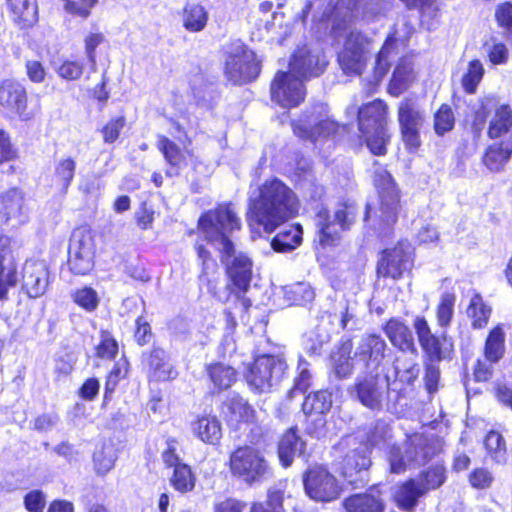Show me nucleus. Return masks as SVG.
<instances>
[{
	"label": "nucleus",
	"mask_w": 512,
	"mask_h": 512,
	"mask_svg": "<svg viewBox=\"0 0 512 512\" xmlns=\"http://www.w3.org/2000/svg\"><path fill=\"white\" fill-rule=\"evenodd\" d=\"M295 193L282 181L266 180L259 188V196L250 201L247 218L252 226L257 224L271 233L298 213Z\"/></svg>",
	"instance_id": "1"
},
{
	"label": "nucleus",
	"mask_w": 512,
	"mask_h": 512,
	"mask_svg": "<svg viewBox=\"0 0 512 512\" xmlns=\"http://www.w3.org/2000/svg\"><path fill=\"white\" fill-rule=\"evenodd\" d=\"M198 227L207 241L220 253L227 255L233 251V242L229 239V234L240 229L241 221L231 205L221 204L204 213L199 218Z\"/></svg>",
	"instance_id": "2"
},
{
	"label": "nucleus",
	"mask_w": 512,
	"mask_h": 512,
	"mask_svg": "<svg viewBox=\"0 0 512 512\" xmlns=\"http://www.w3.org/2000/svg\"><path fill=\"white\" fill-rule=\"evenodd\" d=\"M440 450L441 444L437 438L411 435L402 447L391 448L388 456L390 471L400 474L408 468L424 465Z\"/></svg>",
	"instance_id": "3"
},
{
	"label": "nucleus",
	"mask_w": 512,
	"mask_h": 512,
	"mask_svg": "<svg viewBox=\"0 0 512 512\" xmlns=\"http://www.w3.org/2000/svg\"><path fill=\"white\" fill-rule=\"evenodd\" d=\"M231 473L247 484L261 482L271 474L264 454L251 446H242L230 455Z\"/></svg>",
	"instance_id": "4"
},
{
	"label": "nucleus",
	"mask_w": 512,
	"mask_h": 512,
	"mask_svg": "<svg viewBox=\"0 0 512 512\" xmlns=\"http://www.w3.org/2000/svg\"><path fill=\"white\" fill-rule=\"evenodd\" d=\"M256 54L242 42L232 43L226 52L224 74L233 84H244L256 79L260 73Z\"/></svg>",
	"instance_id": "5"
},
{
	"label": "nucleus",
	"mask_w": 512,
	"mask_h": 512,
	"mask_svg": "<svg viewBox=\"0 0 512 512\" xmlns=\"http://www.w3.org/2000/svg\"><path fill=\"white\" fill-rule=\"evenodd\" d=\"M286 369V362L282 358L261 355L254 360L246 374V379L253 389L268 392L282 381Z\"/></svg>",
	"instance_id": "6"
},
{
	"label": "nucleus",
	"mask_w": 512,
	"mask_h": 512,
	"mask_svg": "<svg viewBox=\"0 0 512 512\" xmlns=\"http://www.w3.org/2000/svg\"><path fill=\"white\" fill-rule=\"evenodd\" d=\"M354 218L355 209L352 206L340 204L333 215L325 207H321L315 219L320 245L322 247L333 245L339 237V231L348 229Z\"/></svg>",
	"instance_id": "7"
},
{
	"label": "nucleus",
	"mask_w": 512,
	"mask_h": 512,
	"mask_svg": "<svg viewBox=\"0 0 512 512\" xmlns=\"http://www.w3.org/2000/svg\"><path fill=\"white\" fill-rule=\"evenodd\" d=\"M371 53V40L358 31H351L338 52V63L345 74L360 75Z\"/></svg>",
	"instance_id": "8"
},
{
	"label": "nucleus",
	"mask_w": 512,
	"mask_h": 512,
	"mask_svg": "<svg viewBox=\"0 0 512 512\" xmlns=\"http://www.w3.org/2000/svg\"><path fill=\"white\" fill-rule=\"evenodd\" d=\"M375 185L379 191V219L383 228L392 227L398 220L400 196L391 175L384 169L375 172Z\"/></svg>",
	"instance_id": "9"
},
{
	"label": "nucleus",
	"mask_w": 512,
	"mask_h": 512,
	"mask_svg": "<svg viewBox=\"0 0 512 512\" xmlns=\"http://www.w3.org/2000/svg\"><path fill=\"white\" fill-rule=\"evenodd\" d=\"M389 391L388 380L371 371L356 378L351 396L371 410H380Z\"/></svg>",
	"instance_id": "10"
},
{
	"label": "nucleus",
	"mask_w": 512,
	"mask_h": 512,
	"mask_svg": "<svg viewBox=\"0 0 512 512\" xmlns=\"http://www.w3.org/2000/svg\"><path fill=\"white\" fill-rule=\"evenodd\" d=\"M95 244L92 233L84 228L76 229L70 239L68 264L78 275L89 273L94 266Z\"/></svg>",
	"instance_id": "11"
},
{
	"label": "nucleus",
	"mask_w": 512,
	"mask_h": 512,
	"mask_svg": "<svg viewBox=\"0 0 512 512\" xmlns=\"http://www.w3.org/2000/svg\"><path fill=\"white\" fill-rule=\"evenodd\" d=\"M413 266V248L408 242H398L393 248L382 252L377 273L392 279L402 278Z\"/></svg>",
	"instance_id": "12"
},
{
	"label": "nucleus",
	"mask_w": 512,
	"mask_h": 512,
	"mask_svg": "<svg viewBox=\"0 0 512 512\" xmlns=\"http://www.w3.org/2000/svg\"><path fill=\"white\" fill-rule=\"evenodd\" d=\"M270 90L272 101L284 108L298 106L306 94L303 81L290 72H278Z\"/></svg>",
	"instance_id": "13"
},
{
	"label": "nucleus",
	"mask_w": 512,
	"mask_h": 512,
	"mask_svg": "<svg viewBox=\"0 0 512 512\" xmlns=\"http://www.w3.org/2000/svg\"><path fill=\"white\" fill-rule=\"evenodd\" d=\"M304 487L307 495L315 501L329 502L340 493L335 477L322 466L312 467L306 472Z\"/></svg>",
	"instance_id": "14"
},
{
	"label": "nucleus",
	"mask_w": 512,
	"mask_h": 512,
	"mask_svg": "<svg viewBox=\"0 0 512 512\" xmlns=\"http://www.w3.org/2000/svg\"><path fill=\"white\" fill-rule=\"evenodd\" d=\"M398 121L406 147L411 150L417 149L421 143L420 130L423 126L424 116L414 101L405 99L400 102Z\"/></svg>",
	"instance_id": "15"
},
{
	"label": "nucleus",
	"mask_w": 512,
	"mask_h": 512,
	"mask_svg": "<svg viewBox=\"0 0 512 512\" xmlns=\"http://www.w3.org/2000/svg\"><path fill=\"white\" fill-rule=\"evenodd\" d=\"M386 343L377 334H365L357 341L354 359L363 363L366 369L374 371L382 363L385 357Z\"/></svg>",
	"instance_id": "16"
},
{
	"label": "nucleus",
	"mask_w": 512,
	"mask_h": 512,
	"mask_svg": "<svg viewBox=\"0 0 512 512\" xmlns=\"http://www.w3.org/2000/svg\"><path fill=\"white\" fill-rule=\"evenodd\" d=\"M49 271L45 261L29 259L22 268V286L31 298L44 294L48 286Z\"/></svg>",
	"instance_id": "17"
},
{
	"label": "nucleus",
	"mask_w": 512,
	"mask_h": 512,
	"mask_svg": "<svg viewBox=\"0 0 512 512\" xmlns=\"http://www.w3.org/2000/svg\"><path fill=\"white\" fill-rule=\"evenodd\" d=\"M221 254V261L226 265V270L233 284L242 291H247L252 278V261L243 253H237L233 246V251L224 255Z\"/></svg>",
	"instance_id": "18"
},
{
	"label": "nucleus",
	"mask_w": 512,
	"mask_h": 512,
	"mask_svg": "<svg viewBox=\"0 0 512 512\" xmlns=\"http://www.w3.org/2000/svg\"><path fill=\"white\" fill-rule=\"evenodd\" d=\"M0 105L8 112L29 118L27 113V92L25 87L14 80H4L0 84Z\"/></svg>",
	"instance_id": "19"
},
{
	"label": "nucleus",
	"mask_w": 512,
	"mask_h": 512,
	"mask_svg": "<svg viewBox=\"0 0 512 512\" xmlns=\"http://www.w3.org/2000/svg\"><path fill=\"white\" fill-rule=\"evenodd\" d=\"M325 69V63L320 62L317 55L311 53L307 47L298 48L289 63V72L304 79L318 76Z\"/></svg>",
	"instance_id": "20"
},
{
	"label": "nucleus",
	"mask_w": 512,
	"mask_h": 512,
	"mask_svg": "<svg viewBox=\"0 0 512 512\" xmlns=\"http://www.w3.org/2000/svg\"><path fill=\"white\" fill-rule=\"evenodd\" d=\"M387 105L381 100L372 101L358 110L359 130L369 133L371 130L386 129Z\"/></svg>",
	"instance_id": "21"
},
{
	"label": "nucleus",
	"mask_w": 512,
	"mask_h": 512,
	"mask_svg": "<svg viewBox=\"0 0 512 512\" xmlns=\"http://www.w3.org/2000/svg\"><path fill=\"white\" fill-rule=\"evenodd\" d=\"M384 332L392 345L403 352L417 355V349L410 328L400 319L391 318L384 326Z\"/></svg>",
	"instance_id": "22"
},
{
	"label": "nucleus",
	"mask_w": 512,
	"mask_h": 512,
	"mask_svg": "<svg viewBox=\"0 0 512 512\" xmlns=\"http://www.w3.org/2000/svg\"><path fill=\"white\" fill-rule=\"evenodd\" d=\"M12 20L20 27H32L38 21L37 0H7Z\"/></svg>",
	"instance_id": "23"
},
{
	"label": "nucleus",
	"mask_w": 512,
	"mask_h": 512,
	"mask_svg": "<svg viewBox=\"0 0 512 512\" xmlns=\"http://www.w3.org/2000/svg\"><path fill=\"white\" fill-rule=\"evenodd\" d=\"M193 434L202 442L215 445L222 438L221 422L216 416H202L192 422Z\"/></svg>",
	"instance_id": "24"
},
{
	"label": "nucleus",
	"mask_w": 512,
	"mask_h": 512,
	"mask_svg": "<svg viewBox=\"0 0 512 512\" xmlns=\"http://www.w3.org/2000/svg\"><path fill=\"white\" fill-rule=\"evenodd\" d=\"M425 494V490L419 486L416 479H410L397 488L394 493V501L400 509L413 511L419 498Z\"/></svg>",
	"instance_id": "25"
},
{
	"label": "nucleus",
	"mask_w": 512,
	"mask_h": 512,
	"mask_svg": "<svg viewBox=\"0 0 512 512\" xmlns=\"http://www.w3.org/2000/svg\"><path fill=\"white\" fill-rule=\"evenodd\" d=\"M416 74L413 62L408 58H403L397 64L389 85V91L394 96H399L407 90L414 82Z\"/></svg>",
	"instance_id": "26"
},
{
	"label": "nucleus",
	"mask_w": 512,
	"mask_h": 512,
	"mask_svg": "<svg viewBox=\"0 0 512 512\" xmlns=\"http://www.w3.org/2000/svg\"><path fill=\"white\" fill-rule=\"evenodd\" d=\"M371 465L370 452L366 446L351 451L344 460L343 474L350 483H355L354 476L366 471Z\"/></svg>",
	"instance_id": "27"
},
{
	"label": "nucleus",
	"mask_w": 512,
	"mask_h": 512,
	"mask_svg": "<svg viewBox=\"0 0 512 512\" xmlns=\"http://www.w3.org/2000/svg\"><path fill=\"white\" fill-rule=\"evenodd\" d=\"M493 107L494 112L489 120L487 133L490 138L496 139L512 128V108L508 104H494Z\"/></svg>",
	"instance_id": "28"
},
{
	"label": "nucleus",
	"mask_w": 512,
	"mask_h": 512,
	"mask_svg": "<svg viewBox=\"0 0 512 512\" xmlns=\"http://www.w3.org/2000/svg\"><path fill=\"white\" fill-rule=\"evenodd\" d=\"M343 505L347 512H383L384 502L374 493L355 494L346 498Z\"/></svg>",
	"instance_id": "29"
},
{
	"label": "nucleus",
	"mask_w": 512,
	"mask_h": 512,
	"mask_svg": "<svg viewBox=\"0 0 512 512\" xmlns=\"http://www.w3.org/2000/svg\"><path fill=\"white\" fill-rule=\"evenodd\" d=\"M339 128L340 125L328 116L315 122L311 129L302 125H293L294 133L297 136L311 140L333 136L338 132Z\"/></svg>",
	"instance_id": "30"
},
{
	"label": "nucleus",
	"mask_w": 512,
	"mask_h": 512,
	"mask_svg": "<svg viewBox=\"0 0 512 512\" xmlns=\"http://www.w3.org/2000/svg\"><path fill=\"white\" fill-rule=\"evenodd\" d=\"M166 353L162 349H154L148 356L147 362L149 366L150 377L157 381H166L174 379L177 371L166 361Z\"/></svg>",
	"instance_id": "31"
},
{
	"label": "nucleus",
	"mask_w": 512,
	"mask_h": 512,
	"mask_svg": "<svg viewBox=\"0 0 512 512\" xmlns=\"http://www.w3.org/2000/svg\"><path fill=\"white\" fill-rule=\"evenodd\" d=\"M304 448V442L296 434L294 429H289L281 438L278 446L279 459L284 467L292 464L296 455H300Z\"/></svg>",
	"instance_id": "32"
},
{
	"label": "nucleus",
	"mask_w": 512,
	"mask_h": 512,
	"mask_svg": "<svg viewBox=\"0 0 512 512\" xmlns=\"http://www.w3.org/2000/svg\"><path fill=\"white\" fill-rule=\"evenodd\" d=\"M208 19V12L201 4L187 3L183 8L182 23L189 32L196 33L204 30Z\"/></svg>",
	"instance_id": "33"
},
{
	"label": "nucleus",
	"mask_w": 512,
	"mask_h": 512,
	"mask_svg": "<svg viewBox=\"0 0 512 512\" xmlns=\"http://www.w3.org/2000/svg\"><path fill=\"white\" fill-rule=\"evenodd\" d=\"M76 165V161L70 156L61 157L55 162L53 180L63 194L67 193L74 179Z\"/></svg>",
	"instance_id": "34"
},
{
	"label": "nucleus",
	"mask_w": 512,
	"mask_h": 512,
	"mask_svg": "<svg viewBox=\"0 0 512 512\" xmlns=\"http://www.w3.org/2000/svg\"><path fill=\"white\" fill-rule=\"evenodd\" d=\"M302 234L300 225H291L272 239L271 246L277 252L292 251L301 244Z\"/></svg>",
	"instance_id": "35"
},
{
	"label": "nucleus",
	"mask_w": 512,
	"mask_h": 512,
	"mask_svg": "<svg viewBox=\"0 0 512 512\" xmlns=\"http://www.w3.org/2000/svg\"><path fill=\"white\" fill-rule=\"evenodd\" d=\"M512 154V143L501 142L489 146L484 155V164L491 171H499L509 160Z\"/></svg>",
	"instance_id": "36"
},
{
	"label": "nucleus",
	"mask_w": 512,
	"mask_h": 512,
	"mask_svg": "<svg viewBox=\"0 0 512 512\" xmlns=\"http://www.w3.org/2000/svg\"><path fill=\"white\" fill-rule=\"evenodd\" d=\"M504 344L505 332L503 328L498 325L494 327L487 336L484 347L485 359L490 363L498 362L504 355Z\"/></svg>",
	"instance_id": "37"
},
{
	"label": "nucleus",
	"mask_w": 512,
	"mask_h": 512,
	"mask_svg": "<svg viewBox=\"0 0 512 512\" xmlns=\"http://www.w3.org/2000/svg\"><path fill=\"white\" fill-rule=\"evenodd\" d=\"M206 370L210 380L219 390L230 388L237 380L236 370L224 363L210 364Z\"/></svg>",
	"instance_id": "38"
},
{
	"label": "nucleus",
	"mask_w": 512,
	"mask_h": 512,
	"mask_svg": "<svg viewBox=\"0 0 512 512\" xmlns=\"http://www.w3.org/2000/svg\"><path fill=\"white\" fill-rule=\"evenodd\" d=\"M492 309L487 305L479 294H475L468 306L467 314L471 319V325L474 329L484 328L491 316Z\"/></svg>",
	"instance_id": "39"
},
{
	"label": "nucleus",
	"mask_w": 512,
	"mask_h": 512,
	"mask_svg": "<svg viewBox=\"0 0 512 512\" xmlns=\"http://www.w3.org/2000/svg\"><path fill=\"white\" fill-rule=\"evenodd\" d=\"M332 407V394L326 390L308 395L302 405L305 414L323 415Z\"/></svg>",
	"instance_id": "40"
},
{
	"label": "nucleus",
	"mask_w": 512,
	"mask_h": 512,
	"mask_svg": "<svg viewBox=\"0 0 512 512\" xmlns=\"http://www.w3.org/2000/svg\"><path fill=\"white\" fill-rule=\"evenodd\" d=\"M23 207V195L17 189H12L0 196V221H6L10 217L21 214Z\"/></svg>",
	"instance_id": "41"
},
{
	"label": "nucleus",
	"mask_w": 512,
	"mask_h": 512,
	"mask_svg": "<svg viewBox=\"0 0 512 512\" xmlns=\"http://www.w3.org/2000/svg\"><path fill=\"white\" fill-rule=\"evenodd\" d=\"M227 408V419L232 424L254 420L255 411L243 398H232L228 402Z\"/></svg>",
	"instance_id": "42"
},
{
	"label": "nucleus",
	"mask_w": 512,
	"mask_h": 512,
	"mask_svg": "<svg viewBox=\"0 0 512 512\" xmlns=\"http://www.w3.org/2000/svg\"><path fill=\"white\" fill-rule=\"evenodd\" d=\"M351 351L352 344L345 342L332 355L334 372L339 378H346L353 371L352 358L350 357Z\"/></svg>",
	"instance_id": "43"
},
{
	"label": "nucleus",
	"mask_w": 512,
	"mask_h": 512,
	"mask_svg": "<svg viewBox=\"0 0 512 512\" xmlns=\"http://www.w3.org/2000/svg\"><path fill=\"white\" fill-rule=\"evenodd\" d=\"M488 455L498 464H505L507 461V448L503 436L496 431H490L484 440Z\"/></svg>",
	"instance_id": "44"
},
{
	"label": "nucleus",
	"mask_w": 512,
	"mask_h": 512,
	"mask_svg": "<svg viewBox=\"0 0 512 512\" xmlns=\"http://www.w3.org/2000/svg\"><path fill=\"white\" fill-rule=\"evenodd\" d=\"M170 483L178 492H190L195 487V476L187 464L177 465L170 478Z\"/></svg>",
	"instance_id": "45"
},
{
	"label": "nucleus",
	"mask_w": 512,
	"mask_h": 512,
	"mask_svg": "<svg viewBox=\"0 0 512 512\" xmlns=\"http://www.w3.org/2000/svg\"><path fill=\"white\" fill-rule=\"evenodd\" d=\"M116 459L117 453L113 445L104 444L95 451L93 456L96 472L105 475L114 467Z\"/></svg>",
	"instance_id": "46"
},
{
	"label": "nucleus",
	"mask_w": 512,
	"mask_h": 512,
	"mask_svg": "<svg viewBox=\"0 0 512 512\" xmlns=\"http://www.w3.org/2000/svg\"><path fill=\"white\" fill-rule=\"evenodd\" d=\"M285 297L291 304L306 305L314 299L315 292L310 284L298 282L286 287Z\"/></svg>",
	"instance_id": "47"
},
{
	"label": "nucleus",
	"mask_w": 512,
	"mask_h": 512,
	"mask_svg": "<svg viewBox=\"0 0 512 512\" xmlns=\"http://www.w3.org/2000/svg\"><path fill=\"white\" fill-rule=\"evenodd\" d=\"M446 480L445 468L442 465H435L422 472L416 479L425 493L439 488Z\"/></svg>",
	"instance_id": "48"
},
{
	"label": "nucleus",
	"mask_w": 512,
	"mask_h": 512,
	"mask_svg": "<svg viewBox=\"0 0 512 512\" xmlns=\"http://www.w3.org/2000/svg\"><path fill=\"white\" fill-rule=\"evenodd\" d=\"M455 302L456 296L454 293L445 292L441 295L436 307V319L440 327L445 328L450 325L454 316Z\"/></svg>",
	"instance_id": "49"
},
{
	"label": "nucleus",
	"mask_w": 512,
	"mask_h": 512,
	"mask_svg": "<svg viewBox=\"0 0 512 512\" xmlns=\"http://www.w3.org/2000/svg\"><path fill=\"white\" fill-rule=\"evenodd\" d=\"M157 147L162 152L169 165L180 167L184 163L185 157L183 152L176 143L166 136H158Z\"/></svg>",
	"instance_id": "50"
},
{
	"label": "nucleus",
	"mask_w": 512,
	"mask_h": 512,
	"mask_svg": "<svg viewBox=\"0 0 512 512\" xmlns=\"http://www.w3.org/2000/svg\"><path fill=\"white\" fill-rule=\"evenodd\" d=\"M445 338L441 339L436 335L425 339L420 343L422 350L424 351L427 358L431 361H440L444 359L448 354V349L444 347Z\"/></svg>",
	"instance_id": "51"
},
{
	"label": "nucleus",
	"mask_w": 512,
	"mask_h": 512,
	"mask_svg": "<svg viewBox=\"0 0 512 512\" xmlns=\"http://www.w3.org/2000/svg\"><path fill=\"white\" fill-rule=\"evenodd\" d=\"M484 74V68L479 60H473L468 65V71L462 78V85L467 93H474Z\"/></svg>",
	"instance_id": "52"
},
{
	"label": "nucleus",
	"mask_w": 512,
	"mask_h": 512,
	"mask_svg": "<svg viewBox=\"0 0 512 512\" xmlns=\"http://www.w3.org/2000/svg\"><path fill=\"white\" fill-rule=\"evenodd\" d=\"M365 137L367 147L375 155L386 153V144L389 141L387 129L371 130L369 133H362Z\"/></svg>",
	"instance_id": "53"
},
{
	"label": "nucleus",
	"mask_w": 512,
	"mask_h": 512,
	"mask_svg": "<svg viewBox=\"0 0 512 512\" xmlns=\"http://www.w3.org/2000/svg\"><path fill=\"white\" fill-rule=\"evenodd\" d=\"M55 71L60 78L67 81H75L82 76L84 65L79 61L66 59L55 67Z\"/></svg>",
	"instance_id": "54"
},
{
	"label": "nucleus",
	"mask_w": 512,
	"mask_h": 512,
	"mask_svg": "<svg viewBox=\"0 0 512 512\" xmlns=\"http://www.w3.org/2000/svg\"><path fill=\"white\" fill-rule=\"evenodd\" d=\"M454 115L451 108L443 104L435 114L434 117V129L438 135L450 131L454 126Z\"/></svg>",
	"instance_id": "55"
},
{
	"label": "nucleus",
	"mask_w": 512,
	"mask_h": 512,
	"mask_svg": "<svg viewBox=\"0 0 512 512\" xmlns=\"http://www.w3.org/2000/svg\"><path fill=\"white\" fill-rule=\"evenodd\" d=\"M468 482L474 489L486 490L492 486L494 476L487 468L479 467L469 473Z\"/></svg>",
	"instance_id": "56"
},
{
	"label": "nucleus",
	"mask_w": 512,
	"mask_h": 512,
	"mask_svg": "<svg viewBox=\"0 0 512 512\" xmlns=\"http://www.w3.org/2000/svg\"><path fill=\"white\" fill-rule=\"evenodd\" d=\"M64 9L73 16L87 18L98 0H64Z\"/></svg>",
	"instance_id": "57"
},
{
	"label": "nucleus",
	"mask_w": 512,
	"mask_h": 512,
	"mask_svg": "<svg viewBox=\"0 0 512 512\" xmlns=\"http://www.w3.org/2000/svg\"><path fill=\"white\" fill-rule=\"evenodd\" d=\"M73 299L76 304L87 311H93L99 303L97 292L90 287L77 290L73 294Z\"/></svg>",
	"instance_id": "58"
},
{
	"label": "nucleus",
	"mask_w": 512,
	"mask_h": 512,
	"mask_svg": "<svg viewBox=\"0 0 512 512\" xmlns=\"http://www.w3.org/2000/svg\"><path fill=\"white\" fill-rule=\"evenodd\" d=\"M104 41V35L100 32L89 33L84 38L85 53L90 63L91 69L96 70L95 49Z\"/></svg>",
	"instance_id": "59"
},
{
	"label": "nucleus",
	"mask_w": 512,
	"mask_h": 512,
	"mask_svg": "<svg viewBox=\"0 0 512 512\" xmlns=\"http://www.w3.org/2000/svg\"><path fill=\"white\" fill-rule=\"evenodd\" d=\"M494 99L492 97H485L481 100L480 108L475 112L473 119V129L477 134L483 130L487 121L489 109L494 106Z\"/></svg>",
	"instance_id": "60"
},
{
	"label": "nucleus",
	"mask_w": 512,
	"mask_h": 512,
	"mask_svg": "<svg viewBox=\"0 0 512 512\" xmlns=\"http://www.w3.org/2000/svg\"><path fill=\"white\" fill-rule=\"evenodd\" d=\"M24 505L28 512H43L46 506V495L41 490H32L24 497Z\"/></svg>",
	"instance_id": "61"
},
{
	"label": "nucleus",
	"mask_w": 512,
	"mask_h": 512,
	"mask_svg": "<svg viewBox=\"0 0 512 512\" xmlns=\"http://www.w3.org/2000/svg\"><path fill=\"white\" fill-rule=\"evenodd\" d=\"M395 370L399 379L406 383H412L419 375V366L414 361H411L408 365L397 359Z\"/></svg>",
	"instance_id": "62"
},
{
	"label": "nucleus",
	"mask_w": 512,
	"mask_h": 512,
	"mask_svg": "<svg viewBox=\"0 0 512 512\" xmlns=\"http://www.w3.org/2000/svg\"><path fill=\"white\" fill-rule=\"evenodd\" d=\"M118 352L117 342L108 334H102V340L97 347V355L102 358L112 359Z\"/></svg>",
	"instance_id": "63"
},
{
	"label": "nucleus",
	"mask_w": 512,
	"mask_h": 512,
	"mask_svg": "<svg viewBox=\"0 0 512 512\" xmlns=\"http://www.w3.org/2000/svg\"><path fill=\"white\" fill-rule=\"evenodd\" d=\"M125 125V118L118 117L112 119L103 127V138L106 143H113L120 135L121 130Z\"/></svg>",
	"instance_id": "64"
}]
</instances>
